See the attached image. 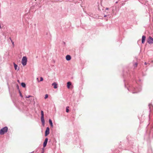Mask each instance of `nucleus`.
Listing matches in <instances>:
<instances>
[{
	"instance_id": "obj_1",
	"label": "nucleus",
	"mask_w": 153,
	"mask_h": 153,
	"mask_svg": "<svg viewBox=\"0 0 153 153\" xmlns=\"http://www.w3.org/2000/svg\"><path fill=\"white\" fill-rule=\"evenodd\" d=\"M8 130V128L5 126L2 128L0 130V134L3 135L6 133Z\"/></svg>"
},
{
	"instance_id": "obj_2",
	"label": "nucleus",
	"mask_w": 153,
	"mask_h": 153,
	"mask_svg": "<svg viewBox=\"0 0 153 153\" xmlns=\"http://www.w3.org/2000/svg\"><path fill=\"white\" fill-rule=\"evenodd\" d=\"M27 61V58L26 56H23L22 58V63L23 66L26 65Z\"/></svg>"
},
{
	"instance_id": "obj_3",
	"label": "nucleus",
	"mask_w": 153,
	"mask_h": 153,
	"mask_svg": "<svg viewBox=\"0 0 153 153\" xmlns=\"http://www.w3.org/2000/svg\"><path fill=\"white\" fill-rule=\"evenodd\" d=\"M147 42L149 44H153V38L151 36L149 37Z\"/></svg>"
},
{
	"instance_id": "obj_4",
	"label": "nucleus",
	"mask_w": 153,
	"mask_h": 153,
	"mask_svg": "<svg viewBox=\"0 0 153 153\" xmlns=\"http://www.w3.org/2000/svg\"><path fill=\"white\" fill-rule=\"evenodd\" d=\"M50 128L48 127H47L45 131V136H47L49 134Z\"/></svg>"
},
{
	"instance_id": "obj_5",
	"label": "nucleus",
	"mask_w": 153,
	"mask_h": 153,
	"mask_svg": "<svg viewBox=\"0 0 153 153\" xmlns=\"http://www.w3.org/2000/svg\"><path fill=\"white\" fill-rule=\"evenodd\" d=\"M44 115H41V120L42 123V125L44 126L45 125V121L44 117Z\"/></svg>"
},
{
	"instance_id": "obj_6",
	"label": "nucleus",
	"mask_w": 153,
	"mask_h": 153,
	"mask_svg": "<svg viewBox=\"0 0 153 153\" xmlns=\"http://www.w3.org/2000/svg\"><path fill=\"white\" fill-rule=\"evenodd\" d=\"M48 138H45V141L44 142L43 144V146L44 148H45L46 146V145H47V143L48 142Z\"/></svg>"
},
{
	"instance_id": "obj_7",
	"label": "nucleus",
	"mask_w": 153,
	"mask_h": 153,
	"mask_svg": "<svg viewBox=\"0 0 153 153\" xmlns=\"http://www.w3.org/2000/svg\"><path fill=\"white\" fill-rule=\"evenodd\" d=\"M146 38V36H143L142 37V43L143 44L144 43L145 39Z\"/></svg>"
},
{
	"instance_id": "obj_8",
	"label": "nucleus",
	"mask_w": 153,
	"mask_h": 153,
	"mask_svg": "<svg viewBox=\"0 0 153 153\" xmlns=\"http://www.w3.org/2000/svg\"><path fill=\"white\" fill-rule=\"evenodd\" d=\"M52 85L53 86V88H54L56 89L57 88V84L56 82H53L52 84Z\"/></svg>"
},
{
	"instance_id": "obj_9",
	"label": "nucleus",
	"mask_w": 153,
	"mask_h": 153,
	"mask_svg": "<svg viewBox=\"0 0 153 153\" xmlns=\"http://www.w3.org/2000/svg\"><path fill=\"white\" fill-rule=\"evenodd\" d=\"M71 56L69 55H67L66 56V59L68 61H69L71 59Z\"/></svg>"
},
{
	"instance_id": "obj_10",
	"label": "nucleus",
	"mask_w": 153,
	"mask_h": 153,
	"mask_svg": "<svg viewBox=\"0 0 153 153\" xmlns=\"http://www.w3.org/2000/svg\"><path fill=\"white\" fill-rule=\"evenodd\" d=\"M71 85V82H68L67 83V87L68 88H70V86Z\"/></svg>"
},
{
	"instance_id": "obj_11",
	"label": "nucleus",
	"mask_w": 153,
	"mask_h": 153,
	"mask_svg": "<svg viewBox=\"0 0 153 153\" xmlns=\"http://www.w3.org/2000/svg\"><path fill=\"white\" fill-rule=\"evenodd\" d=\"M49 123L51 126L52 127H53V123L52 122V120L51 119H49Z\"/></svg>"
},
{
	"instance_id": "obj_12",
	"label": "nucleus",
	"mask_w": 153,
	"mask_h": 153,
	"mask_svg": "<svg viewBox=\"0 0 153 153\" xmlns=\"http://www.w3.org/2000/svg\"><path fill=\"white\" fill-rule=\"evenodd\" d=\"M21 85L23 87L25 88L26 87V85L25 83H24V82L22 83Z\"/></svg>"
},
{
	"instance_id": "obj_13",
	"label": "nucleus",
	"mask_w": 153,
	"mask_h": 153,
	"mask_svg": "<svg viewBox=\"0 0 153 153\" xmlns=\"http://www.w3.org/2000/svg\"><path fill=\"white\" fill-rule=\"evenodd\" d=\"M14 67L15 68V69L16 70L17 68V65L16 64L14 63Z\"/></svg>"
},
{
	"instance_id": "obj_14",
	"label": "nucleus",
	"mask_w": 153,
	"mask_h": 153,
	"mask_svg": "<svg viewBox=\"0 0 153 153\" xmlns=\"http://www.w3.org/2000/svg\"><path fill=\"white\" fill-rule=\"evenodd\" d=\"M69 107L68 106L66 107V112H69Z\"/></svg>"
},
{
	"instance_id": "obj_15",
	"label": "nucleus",
	"mask_w": 153,
	"mask_h": 153,
	"mask_svg": "<svg viewBox=\"0 0 153 153\" xmlns=\"http://www.w3.org/2000/svg\"><path fill=\"white\" fill-rule=\"evenodd\" d=\"M48 94H46L45 95V99H46L47 98H48Z\"/></svg>"
},
{
	"instance_id": "obj_16",
	"label": "nucleus",
	"mask_w": 153,
	"mask_h": 153,
	"mask_svg": "<svg viewBox=\"0 0 153 153\" xmlns=\"http://www.w3.org/2000/svg\"><path fill=\"white\" fill-rule=\"evenodd\" d=\"M137 63H136L134 65V67H136L137 66Z\"/></svg>"
},
{
	"instance_id": "obj_17",
	"label": "nucleus",
	"mask_w": 153,
	"mask_h": 153,
	"mask_svg": "<svg viewBox=\"0 0 153 153\" xmlns=\"http://www.w3.org/2000/svg\"><path fill=\"white\" fill-rule=\"evenodd\" d=\"M11 42L12 43V45H13V46L14 47V42L12 40H11Z\"/></svg>"
},
{
	"instance_id": "obj_18",
	"label": "nucleus",
	"mask_w": 153,
	"mask_h": 153,
	"mask_svg": "<svg viewBox=\"0 0 153 153\" xmlns=\"http://www.w3.org/2000/svg\"><path fill=\"white\" fill-rule=\"evenodd\" d=\"M43 79L42 77H40V81H42L43 80Z\"/></svg>"
},
{
	"instance_id": "obj_19",
	"label": "nucleus",
	"mask_w": 153,
	"mask_h": 153,
	"mask_svg": "<svg viewBox=\"0 0 153 153\" xmlns=\"http://www.w3.org/2000/svg\"><path fill=\"white\" fill-rule=\"evenodd\" d=\"M41 115H44V112L43 111H41Z\"/></svg>"
},
{
	"instance_id": "obj_20",
	"label": "nucleus",
	"mask_w": 153,
	"mask_h": 153,
	"mask_svg": "<svg viewBox=\"0 0 153 153\" xmlns=\"http://www.w3.org/2000/svg\"><path fill=\"white\" fill-rule=\"evenodd\" d=\"M20 95L22 97H23V96L20 92Z\"/></svg>"
},
{
	"instance_id": "obj_21",
	"label": "nucleus",
	"mask_w": 153,
	"mask_h": 153,
	"mask_svg": "<svg viewBox=\"0 0 153 153\" xmlns=\"http://www.w3.org/2000/svg\"><path fill=\"white\" fill-rule=\"evenodd\" d=\"M30 97H31V96L29 95V96H26V98H29Z\"/></svg>"
},
{
	"instance_id": "obj_22",
	"label": "nucleus",
	"mask_w": 153,
	"mask_h": 153,
	"mask_svg": "<svg viewBox=\"0 0 153 153\" xmlns=\"http://www.w3.org/2000/svg\"><path fill=\"white\" fill-rule=\"evenodd\" d=\"M9 39H10V40L11 41V40H12V39H11V38L10 37V38H9Z\"/></svg>"
},
{
	"instance_id": "obj_23",
	"label": "nucleus",
	"mask_w": 153,
	"mask_h": 153,
	"mask_svg": "<svg viewBox=\"0 0 153 153\" xmlns=\"http://www.w3.org/2000/svg\"><path fill=\"white\" fill-rule=\"evenodd\" d=\"M106 10H108V8H106Z\"/></svg>"
},
{
	"instance_id": "obj_24",
	"label": "nucleus",
	"mask_w": 153,
	"mask_h": 153,
	"mask_svg": "<svg viewBox=\"0 0 153 153\" xmlns=\"http://www.w3.org/2000/svg\"><path fill=\"white\" fill-rule=\"evenodd\" d=\"M145 65H147V63H146V62H145Z\"/></svg>"
},
{
	"instance_id": "obj_25",
	"label": "nucleus",
	"mask_w": 153,
	"mask_h": 153,
	"mask_svg": "<svg viewBox=\"0 0 153 153\" xmlns=\"http://www.w3.org/2000/svg\"><path fill=\"white\" fill-rule=\"evenodd\" d=\"M37 80H38V78H37Z\"/></svg>"
},
{
	"instance_id": "obj_26",
	"label": "nucleus",
	"mask_w": 153,
	"mask_h": 153,
	"mask_svg": "<svg viewBox=\"0 0 153 153\" xmlns=\"http://www.w3.org/2000/svg\"><path fill=\"white\" fill-rule=\"evenodd\" d=\"M44 153V152H43H43H42V153Z\"/></svg>"
},
{
	"instance_id": "obj_27",
	"label": "nucleus",
	"mask_w": 153,
	"mask_h": 153,
	"mask_svg": "<svg viewBox=\"0 0 153 153\" xmlns=\"http://www.w3.org/2000/svg\"><path fill=\"white\" fill-rule=\"evenodd\" d=\"M18 81V82H19V80H18V81Z\"/></svg>"
},
{
	"instance_id": "obj_28",
	"label": "nucleus",
	"mask_w": 153,
	"mask_h": 153,
	"mask_svg": "<svg viewBox=\"0 0 153 153\" xmlns=\"http://www.w3.org/2000/svg\"><path fill=\"white\" fill-rule=\"evenodd\" d=\"M106 16L105 15V16H104V17H106Z\"/></svg>"
}]
</instances>
